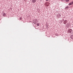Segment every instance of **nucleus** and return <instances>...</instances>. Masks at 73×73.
I'll use <instances>...</instances> for the list:
<instances>
[{
  "label": "nucleus",
  "mask_w": 73,
  "mask_h": 73,
  "mask_svg": "<svg viewBox=\"0 0 73 73\" xmlns=\"http://www.w3.org/2000/svg\"><path fill=\"white\" fill-rule=\"evenodd\" d=\"M33 23L34 24H36L37 23V19H34L33 21Z\"/></svg>",
  "instance_id": "nucleus-1"
},
{
  "label": "nucleus",
  "mask_w": 73,
  "mask_h": 73,
  "mask_svg": "<svg viewBox=\"0 0 73 73\" xmlns=\"http://www.w3.org/2000/svg\"><path fill=\"white\" fill-rule=\"evenodd\" d=\"M40 25L39 24V23H38V24H37V26H39V25Z\"/></svg>",
  "instance_id": "nucleus-10"
},
{
  "label": "nucleus",
  "mask_w": 73,
  "mask_h": 73,
  "mask_svg": "<svg viewBox=\"0 0 73 73\" xmlns=\"http://www.w3.org/2000/svg\"><path fill=\"white\" fill-rule=\"evenodd\" d=\"M48 0H46V1H48Z\"/></svg>",
  "instance_id": "nucleus-13"
},
{
  "label": "nucleus",
  "mask_w": 73,
  "mask_h": 73,
  "mask_svg": "<svg viewBox=\"0 0 73 73\" xmlns=\"http://www.w3.org/2000/svg\"><path fill=\"white\" fill-rule=\"evenodd\" d=\"M68 7H68V6L66 7H65V9H66L68 10Z\"/></svg>",
  "instance_id": "nucleus-5"
},
{
  "label": "nucleus",
  "mask_w": 73,
  "mask_h": 73,
  "mask_svg": "<svg viewBox=\"0 0 73 73\" xmlns=\"http://www.w3.org/2000/svg\"><path fill=\"white\" fill-rule=\"evenodd\" d=\"M65 22H66V21H64V24H66V23H65Z\"/></svg>",
  "instance_id": "nucleus-11"
},
{
  "label": "nucleus",
  "mask_w": 73,
  "mask_h": 73,
  "mask_svg": "<svg viewBox=\"0 0 73 73\" xmlns=\"http://www.w3.org/2000/svg\"><path fill=\"white\" fill-rule=\"evenodd\" d=\"M71 3L72 4V5L73 4V1L72 2H71Z\"/></svg>",
  "instance_id": "nucleus-12"
},
{
  "label": "nucleus",
  "mask_w": 73,
  "mask_h": 73,
  "mask_svg": "<svg viewBox=\"0 0 73 73\" xmlns=\"http://www.w3.org/2000/svg\"><path fill=\"white\" fill-rule=\"evenodd\" d=\"M68 5H72V4L71 3H69Z\"/></svg>",
  "instance_id": "nucleus-7"
},
{
  "label": "nucleus",
  "mask_w": 73,
  "mask_h": 73,
  "mask_svg": "<svg viewBox=\"0 0 73 73\" xmlns=\"http://www.w3.org/2000/svg\"><path fill=\"white\" fill-rule=\"evenodd\" d=\"M70 38L71 39H73V35H72L70 36Z\"/></svg>",
  "instance_id": "nucleus-4"
},
{
  "label": "nucleus",
  "mask_w": 73,
  "mask_h": 73,
  "mask_svg": "<svg viewBox=\"0 0 73 73\" xmlns=\"http://www.w3.org/2000/svg\"><path fill=\"white\" fill-rule=\"evenodd\" d=\"M36 1V0H33V3H35Z\"/></svg>",
  "instance_id": "nucleus-6"
},
{
  "label": "nucleus",
  "mask_w": 73,
  "mask_h": 73,
  "mask_svg": "<svg viewBox=\"0 0 73 73\" xmlns=\"http://www.w3.org/2000/svg\"><path fill=\"white\" fill-rule=\"evenodd\" d=\"M72 29H69L68 31V33H71V32H72Z\"/></svg>",
  "instance_id": "nucleus-3"
},
{
  "label": "nucleus",
  "mask_w": 73,
  "mask_h": 73,
  "mask_svg": "<svg viewBox=\"0 0 73 73\" xmlns=\"http://www.w3.org/2000/svg\"><path fill=\"white\" fill-rule=\"evenodd\" d=\"M19 19H20V20H21L22 19V18H21V17L19 18Z\"/></svg>",
  "instance_id": "nucleus-9"
},
{
  "label": "nucleus",
  "mask_w": 73,
  "mask_h": 73,
  "mask_svg": "<svg viewBox=\"0 0 73 73\" xmlns=\"http://www.w3.org/2000/svg\"><path fill=\"white\" fill-rule=\"evenodd\" d=\"M66 2H68V1H69V0H66Z\"/></svg>",
  "instance_id": "nucleus-8"
},
{
  "label": "nucleus",
  "mask_w": 73,
  "mask_h": 73,
  "mask_svg": "<svg viewBox=\"0 0 73 73\" xmlns=\"http://www.w3.org/2000/svg\"><path fill=\"white\" fill-rule=\"evenodd\" d=\"M57 18H60L61 17V15L60 14H58L57 15Z\"/></svg>",
  "instance_id": "nucleus-2"
}]
</instances>
